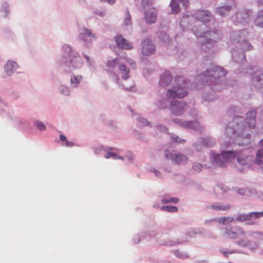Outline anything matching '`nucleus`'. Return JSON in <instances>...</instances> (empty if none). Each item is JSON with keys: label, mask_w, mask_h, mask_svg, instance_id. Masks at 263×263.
<instances>
[{"label": "nucleus", "mask_w": 263, "mask_h": 263, "mask_svg": "<svg viewBox=\"0 0 263 263\" xmlns=\"http://www.w3.org/2000/svg\"><path fill=\"white\" fill-rule=\"evenodd\" d=\"M17 64L14 61H8L5 66V70L8 75H11L17 68Z\"/></svg>", "instance_id": "ddd939ff"}, {"label": "nucleus", "mask_w": 263, "mask_h": 263, "mask_svg": "<svg viewBox=\"0 0 263 263\" xmlns=\"http://www.w3.org/2000/svg\"><path fill=\"white\" fill-rule=\"evenodd\" d=\"M220 187L218 186H216L215 188V190L216 191H218L219 190H220Z\"/></svg>", "instance_id": "864d4df0"}, {"label": "nucleus", "mask_w": 263, "mask_h": 263, "mask_svg": "<svg viewBox=\"0 0 263 263\" xmlns=\"http://www.w3.org/2000/svg\"><path fill=\"white\" fill-rule=\"evenodd\" d=\"M84 57L85 58V59H86V60L88 62H89V58L88 55H85V54H84Z\"/></svg>", "instance_id": "09e8293b"}, {"label": "nucleus", "mask_w": 263, "mask_h": 263, "mask_svg": "<svg viewBox=\"0 0 263 263\" xmlns=\"http://www.w3.org/2000/svg\"><path fill=\"white\" fill-rule=\"evenodd\" d=\"M172 78L171 73L168 71L165 72L160 78V83L161 84L167 85L172 81Z\"/></svg>", "instance_id": "f3484780"}, {"label": "nucleus", "mask_w": 263, "mask_h": 263, "mask_svg": "<svg viewBox=\"0 0 263 263\" xmlns=\"http://www.w3.org/2000/svg\"><path fill=\"white\" fill-rule=\"evenodd\" d=\"M230 9L231 7L229 6H223L218 8L217 9V11L219 15L224 16L228 14Z\"/></svg>", "instance_id": "412c9836"}, {"label": "nucleus", "mask_w": 263, "mask_h": 263, "mask_svg": "<svg viewBox=\"0 0 263 263\" xmlns=\"http://www.w3.org/2000/svg\"><path fill=\"white\" fill-rule=\"evenodd\" d=\"M231 253H232V252H223V254H224V255L226 256H228V255H229V254H231Z\"/></svg>", "instance_id": "603ef678"}, {"label": "nucleus", "mask_w": 263, "mask_h": 263, "mask_svg": "<svg viewBox=\"0 0 263 263\" xmlns=\"http://www.w3.org/2000/svg\"><path fill=\"white\" fill-rule=\"evenodd\" d=\"M255 81H257V82H259L261 79V76H257L255 78Z\"/></svg>", "instance_id": "de8ad7c7"}, {"label": "nucleus", "mask_w": 263, "mask_h": 263, "mask_svg": "<svg viewBox=\"0 0 263 263\" xmlns=\"http://www.w3.org/2000/svg\"><path fill=\"white\" fill-rule=\"evenodd\" d=\"M251 217L257 218L263 217V212H252L251 213Z\"/></svg>", "instance_id": "473e14b6"}, {"label": "nucleus", "mask_w": 263, "mask_h": 263, "mask_svg": "<svg viewBox=\"0 0 263 263\" xmlns=\"http://www.w3.org/2000/svg\"><path fill=\"white\" fill-rule=\"evenodd\" d=\"M102 2H107L109 4H114L116 2V0H100Z\"/></svg>", "instance_id": "a19ab883"}, {"label": "nucleus", "mask_w": 263, "mask_h": 263, "mask_svg": "<svg viewBox=\"0 0 263 263\" xmlns=\"http://www.w3.org/2000/svg\"><path fill=\"white\" fill-rule=\"evenodd\" d=\"M238 193H239V194H242V195H244V194H245V192H244V191H243V190H242V189L239 190L238 191Z\"/></svg>", "instance_id": "8fccbe9b"}, {"label": "nucleus", "mask_w": 263, "mask_h": 263, "mask_svg": "<svg viewBox=\"0 0 263 263\" xmlns=\"http://www.w3.org/2000/svg\"><path fill=\"white\" fill-rule=\"evenodd\" d=\"M235 157H237L238 163L247 167H250L251 163L253 160L252 157L247 156L239 152L222 151L220 155H212L211 161L219 166L226 167L228 163L234 159Z\"/></svg>", "instance_id": "f257e3e1"}, {"label": "nucleus", "mask_w": 263, "mask_h": 263, "mask_svg": "<svg viewBox=\"0 0 263 263\" xmlns=\"http://www.w3.org/2000/svg\"><path fill=\"white\" fill-rule=\"evenodd\" d=\"M110 156H111V157H112L114 159H116V158L121 159V157H118L117 156V155L116 154V153H115L110 152Z\"/></svg>", "instance_id": "c03bdc74"}, {"label": "nucleus", "mask_w": 263, "mask_h": 263, "mask_svg": "<svg viewBox=\"0 0 263 263\" xmlns=\"http://www.w3.org/2000/svg\"><path fill=\"white\" fill-rule=\"evenodd\" d=\"M195 17L199 21L205 23L210 21L211 16L209 12L200 10L195 13Z\"/></svg>", "instance_id": "f8f14e48"}, {"label": "nucleus", "mask_w": 263, "mask_h": 263, "mask_svg": "<svg viewBox=\"0 0 263 263\" xmlns=\"http://www.w3.org/2000/svg\"><path fill=\"white\" fill-rule=\"evenodd\" d=\"M165 154L167 159H171L175 163L184 164L187 161V158L185 156L175 151L171 152L166 151Z\"/></svg>", "instance_id": "39448f33"}, {"label": "nucleus", "mask_w": 263, "mask_h": 263, "mask_svg": "<svg viewBox=\"0 0 263 263\" xmlns=\"http://www.w3.org/2000/svg\"><path fill=\"white\" fill-rule=\"evenodd\" d=\"M176 86L172 89H169L166 92V96L169 98H182L188 94L186 90V83L182 77H178L175 80Z\"/></svg>", "instance_id": "f03ea898"}, {"label": "nucleus", "mask_w": 263, "mask_h": 263, "mask_svg": "<svg viewBox=\"0 0 263 263\" xmlns=\"http://www.w3.org/2000/svg\"><path fill=\"white\" fill-rule=\"evenodd\" d=\"M259 143L261 145V146L263 147V139L260 141Z\"/></svg>", "instance_id": "5fc2aeb1"}, {"label": "nucleus", "mask_w": 263, "mask_h": 263, "mask_svg": "<svg viewBox=\"0 0 263 263\" xmlns=\"http://www.w3.org/2000/svg\"><path fill=\"white\" fill-rule=\"evenodd\" d=\"M193 168L195 171L198 172L201 170L202 169V165L201 164L199 163H195L194 164L193 166Z\"/></svg>", "instance_id": "f704fd0d"}, {"label": "nucleus", "mask_w": 263, "mask_h": 263, "mask_svg": "<svg viewBox=\"0 0 263 263\" xmlns=\"http://www.w3.org/2000/svg\"><path fill=\"white\" fill-rule=\"evenodd\" d=\"M116 42L119 48L125 50L132 49V44L121 35H118L115 37Z\"/></svg>", "instance_id": "0eeeda50"}, {"label": "nucleus", "mask_w": 263, "mask_h": 263, "mask_svg": "<svg viewBox=\"0 0 263 263\" xmlns=\"http://www.w3.org/2000/svg\"><path fill=\"white\" fill-rule=\"evenodd\" d=\"M81 79L82 77L81 76H73L71 78V82L77 86Z\"/></svg>", "instance_id": "c85d7f7f"}, {"label": "nucleus", "mask_w": 263, "mask_h": 263, "mask_svg": "<svg viewBox=\"0 0 263 263\" xmlns=\"http://www.w3.org/2000/svg\"><path fill=\"white\" fill-rule=\"evenodd\" d=\"M126 90H129L130 88H126Z\"/></svg>", "instance_id": "052dcab7"}, {"label": "nucleus", "mask_w": 263, "mask_h": 263, "mask_svg": "<svg viewBox=\"0 0 263 263\" xmlns=\"http://www.w3.org/2000/svg\"><path fill=\"white\" fill-rule=\"evenodd\" d=\"M118 68L121 74L122 75V78L123 80H126L129 77L130 70L125 65L120 64L118 66Z\"/></svg>", "instance_id": "2eb2a0df"}, {"label": "nucleus", "mask_w": 263, "mask_h": 263, "mask_svg": "<svg viewBox=\"0 0 263 263\" xmlns=\"http://www.w3.org/2000/svg\"><path fill=\"white\" fill-rule=\"evenodd\" d=\"M179 199L177 198H171L169 199H164L162 200L163 204H165L169 202L177 203Z\"/></svg>", "instance_id": "c756f323"}, {"label": "nucleus", "mask_w": 263, "mask_h": 263, "mask_svg": "<svg viewBox=\"0 0 263 263\" xmlns=\"http://www.w3.org/2000/svg\"><path fill=\"white\" fill-rule=\"evenodd\" d=\"M142 3L144 6H145L146 5L151 4V0H142Z\"/></svg>", "instance_id": "ea45409f"}, {"label": "nucleus", "mask_w": 263, "mask_h": 263, "mask_svg": "<svg viewBox=\"0 0 263 263\" xmlns=\"http://www.w3.org/2000/svg\"><path fill=\"white\" fill-rule=\"evenodd\" d=\"M201 142L205 147H211L214 144L213 142L209 138L202 139Z\"/></svg>", "instance_id": "cd10ccee"}, {"label": "nucleus", "mask_w": 263, "mask_h": 263, "mask_svg": "<svg viewBox=\"0 0 263 263\" xmlns=\"http://www.w3.org/2000/svg\"><path fill=\"white\" fill-rule=\"evenodd\" d=\"M173 139L175 141H176L177 142H178V143H181L182 142V140L180 139L177 136H174L173 137Z\"/></svg>", "instance_id": "37998d69"}, {"label": "nucleus", "mask_w": 263, "mask_h": 263, "mask_svg": "<svg viewBox=\"0 0 263 263\" xmlns=\"http://www.w3.org/2000/svg\"><path fill=\"white\" fill-rule=\"evenodd\" d=\"M91 36L94 37V35H92L91 31L86 28H83L80 34V37L84 41H88L90 39Z\"/></svg>", "instance_id": "dca6fc26"}, {"label": "nucleus", "mask_w": 263, "mask_h": 263, "mask_svg": "<svg viewBox=\"0 0 263 263\" xmlns=\"http://www.w3.org/2000/svg\"><path fill=\"white\" fill-rule=\"evenodd\" d=\"M65 47H66L67 48H69V49H70V48L69 47L68 45H66L65 46Z\"/></svg>", "instance_id": "4d7b16f0"}, {"label": "nucleus", "mask_w": 263, "mask_h": 263, "mask_svg": "<svg viewBox=\"0 0 263 263\" xmlns=\"http://www.w3.org/2000/svg\"><path fill=\"white\" fill-rule=\"evenodd\" d=\"M255 24L257 26L263 27V9L258 12L255 20Z\"/></svg>", "instance_id": "aec40b11"}, {"label": "nucleus", "mask_w": 263, "mask_h": 263, "mask_svg": "<svg viewBox=\"0 0 263 263\" xmlns=\"http://www.w3.org/2000/svg\"><path fill=\"white\" fill-rule=\"evenodd\" d=\"M255 161L258 164H263V149L258 151Z\"/></svg>", "instance_id": "5701e85b"}, {"label": "nucleus", "mask_w": 263, "mask_h": 263, "mask_svg": "<svg viewBox=\"0 0 263 263\" xmlns=\"http://www.w3.org/2000/svg\"><path fill=\"white\" fill-rule=\"evenodd\" d=\"M158 173H159L158 172H155V174L156 176H158Z\"/></svg>", "instance_id": "13d9d810"}, {"label": "nucleus", "mask_w": 263, "mask_h": 263, "mask_svg": "<svg viewBox=\"0 0 263 263\" xmlns=\"http://www.w3.org/2000/svg\"><path fill=\"white\" fill-rule=\"evenodd\" d=\"M71 64L72 66L75 68H80L83 65L82 60L79 55L74 56L73 58L71 60Z\"/></svg>", "instance_id": "6ab92c4d"}, {"label": "nucleus", "mask_w": 263, "mask_h": 263, "mask_svg": "<svg viewBox=\"0 0 263 263\" xmlns=\"http://www.w3.org/2000/svg\"><path fill=\"white\" fill-rule=\"evenodd\" d=\"M146 21L148 24L154 23L157 19V11L154 8H150L145 12Z\"/></svg>", "instance_id": "9d476101"}, {"label": "nucleus", "mask_w": 263, "mask_h": 263, "mask_svg": "<svg viewBox=\"0 0 263 263\" xmlns=\"http://www.w3.org/2000/svg\"><path fill=\"white\" fill-rule=\"evenodd\" d=\"M119 63L117 59L109 60L106 63V66L108 68L115 67Z\"/></svg>", "instance_id": "bb28decb"}, {"label": "nucleus", "mask_w": 263, "mask_h": 263, "mask_svg": "<svg viewBox=\"0 0 263 263\" xmlns=\"http://www.w3.org/2000/svg\"><path fill=\"white\" fill-rule=\"evenodd\" d=\"M164 128L165 129V130L166 131H167V129L165 127H164Z\"/></svg>", "instance_id": "bf43d9fd"}, {"label": "nucleus", "mask_w": 263, "mask_h": 263, "mask_svg": "<svg viewBox=\"0 0 263 263\" xmlns=\"http://www.w3.org/2000/svg\"><path fill=\"white\" fill-rule=\"evenodd\" d=\"M124 24L125 26H127L132 24L131 16L128 10H126V11L125 17L124 20Z\"/></svg>", "instance_id": "393cba45"}, {"label": "nucleus", "mask_w": 263, "mask_h": 263, "mask_svg": "<svg viewBox=\"0 0 263 263\" xmlns=\"http://www.w3.org/2000/svg\"><path fill=\"white\" fill-rule=\"evenodd\" d=\"M119 78H117V81H119Z\"/></svg>", "instance_id": "680f3d73"}, {"label": "nucleus", "mask_w": 263, "mask_h": 263, "mask_svg": "<svg viewBox=\"0 0 263 263\" xmlns=\"http://www.w3.org/2000/svg\"><path fill=\"white\" fill-rule=\"evenodd\" d=\"M197 37H205L206 40V43H203L202 44V48L204 50H206L207 47H210L212 45V42H215L221 37L220 33L215 31H208L204 32L203 35L198 34L197 32L195 33Z\"/></svg>", "instance_id": "20e7f679"}, {"label": "nucleus", "mask_w": 263, "mask_h": 263, "mask_svg": "<svg viewBox=\"0 0 263 263\" xmlns=\"http://www.w3.org/2000/svg\"><path fill=\"white\" fill-rule=\"evenodd\" d=\"M170 6L172 8V11L173 13L176 14L180 11V7L179 4L176 0H172L170 3Z\"/></svg>", "instance_id": "4be33fe9"}, {"label": "nucleus", "mask_w": 263, "mask_h": 263, "mask_svg": "<svg viewBox=\"0 0 263 263\" xmlns=\"http://www.w3.org/2000/svg\"><path fill=\"white\" fill-rule=\"evenodd\" d=\"M161 209L163 211L170 212H175L178 210L177 208L174 206H163Z\"/></svg>", "instance_id": "a878e982"}, {"label": "nucleus", "mask_w": 263, "mask_h": 263, "mask_svg": "<svg viewBox=\"0 0 263 263\" xmlns=\"http://www.w3.org/2000/svg\"><path fill=\"white\" fill-rule=\"evenodd\" d=\"M61 92L63 94H64V95H68V93H69V89L66 87H63V88L62 89Z\"/></svg>", "instance_id": "58836bf2"}, {"label": "nucleus", "mask_w": 263, "mask_h": 263, "mask_svg": "<svg viewBox=\"0 0 263 263\" xmlns=\"http://www.w3.org/2000/svg\"><path fill=\"white\" fill-rule=\"evenodd\" d=\"M186 105L183 102L177 101L171 102V110L173 114L179 116L183 113L186 109Z\"/></svg>", "instance_id": "423d86ee"}, {"label": "nucleus", "mask_w": 263, "mask_h": 263, "mask_svg": "<svg viewBox=\"0 0 263 263\" xmlns=\"http://www.w3.org/2000/svg\"><path fill=\"white\" fill-rule=\"evenodd\" d=\"M211 209L215 211H227L231 208V205L229 204H220L218 203H216L211 206Z\"/></svg>", "instance_id": "a211bd4d"}, {"label": "nucleus", "mask_w": 263, "mask_h": 263, "mask_svg": "<svg viewBox=\"0 0 263 263\" xmlns=\"http://www.w3.org/2000/svg\"><path fill=\"white\" fill-rule=\"evenodd\" d=\"M206 73L210 76L215 78L224 77L226 75V71L221 67L214 66L210 70L206 71Z\"/></svg>", "instance_id": "6e6552de"}, {"label": "nucleus", "mask_w": 263, "mask_h": 263, "mask_svg": "<svg viewBox=\"0 0 263 263\" xmlns=\"http://www.w3.org/2000/svg\"><path fill=\"white\" fill-rule=\"evenodd\" d=\"M252 218L251 213L249 214H240L237 218L236 220L240 221H245L246 220H249Z\"/></svg>", "instance_id": "b1692460"}, {"label": "nucleus", "mask_w": 263, "mask_h": 263, "mask_svg": "<svg viewBox=\"0 0 263 263\" xmlns=\"http://www.w3.org/2000/svg\"><path fill=\"white\" fill-rule=\"evenodd\" d=\"M174 122L176 123H178V124H180V123L179 122V120L178 119H175L174 120Z\"/></svg>", "instance_id": "6e6d98bb"}, {"label": "nucleus", "mask_w": 263, "mask_h": 263, "mask_svg": "<svg viewBox=\"0 0 263 263\" xmlns=\"http://www.w3.org/2000/svg\"><path fill=\"white\" fill-rule=\"evenodd\" d=\"M226 234L229 236V238L234 239L236 238V233L232 231H229L226 232Z\"/></svg>", "instance_id": "72a5a7b5"}, {"label": "nucleus", "mask_w": 263, "mask_h": 263, "mask_svg": "<svg viewBox=\"0 0 263 263\" xmlns=\"http://www.w3.org/2000/svg\"><path fill=\"white\" fill-rule=\"evenodd\" d=\"M234 220V218L233 217H222L220 219V220L219 221L220 222H222L223 223H224V222L225 221H228L229 222H231L232 221H233Z\"/></svg>", "instance_id": "2f4dec72"}, {"label": "nucleus", "mask_w": 263, "mask_h": 263, "mask_svg": "<svg viewBox=\"0 0 263 263\" xmlns=\"http://www.w3.org/2000/svg\"><path fill=\"white\" fill-rule=\"evenodd\" d=\"M105 157L107 159L111 157V156H110V152H108L105 156Z\"/></svg>", "instance_id": "49530a36"}, {"label": "nucleus", "mask_w": 263, "mask_h": 263, "mask_svg": "<svg viewBox=\"0 0 263 263\" xmlns=\"http://www.w3.org/2000/svg\"><path fill=\"white\" fill-rule=\"evenodd\" d=\"M256 115V111L254 110L248 112L247 114L246 122L248 127L250 128H253L255 127Z\"/></svg>", "instance_id": "9b49d317"}, {"label": "nucleus", "mask_w": 263, "mask_h": 263, "mask_svg": "<svg viewBox=\"0 0 263 263\" xmlns=\"http://www.w3.org/2000/svg\"><path fill=\"white\" fill-rule=\"evenodd\" d=\"M35 126L36 127L40 130H43L46 129L45 126L43 124V123L40 121H36L35 123Z\"/></svg>", "instance_id": "7c9ffc66"}, {"label": "nucleus", "mask_w": 263, "mask_h": 263, "mask_svg": "<svg viewBox=\"0 0 263 263\" xmlns=\"http://www.w3.org/2000/svg\"><path fill=\"white\" fill-rule=\"evenodd\" d=\"M243 119L241 117H235L226 128L228 136L231 135L240 136L247 131V128L242 124Z\"/></svg>", "instance_id": "7ed1b4c3"}, {"label": "nucleus", "mask_w": 263, "mask_h": 263, "mask_svg": "<svg viewBox=\"0 0 263 263\" xmlns=\"http://www.w3.org/2000/svg\"><path fill=\"white\" fill-rule=\"evenodd\" d=\"M180 3L185 7H187L190 4L188 0H179Z\"/></svg>", "instance_id": "4c0bfd02"}, {"label": "nucleus", "mask_w": 263, "mask_h": 263, "mask_svg": "<svg viewBox=\"0 0 263 263\" xmlns=\"http://www.w3.org/2000/svg\"><path fill=\"white\" fill-rule=\"evenodd\" d=\"M60 138L61 141H64L65 142L67 140V138L63 135H61Z\"/></svg>", "instance_id": "a18cd8bd"}, {"label": "nucleus", "mask_w": 263, "mask_h": 263, "mask_svg": "<svg viewBox=\"0 0 263 263\" xmlns=\"http://www.w3.org/2000/svg\"><path fill=\"white\" fill-rule=\"evenodd\" d=\"M155 51L154 45L148 40H145L142 42V52L146 55H150Z\"/></svg>", "instance_id": "1a4fd4ad"}, {"label": "nucleus", "mask_w": 263, "mask_h": 263, "mask_svg": "<svg viewBox=\"0 0 263 263\" xmlns=\"http://www.w3.org/2000/svg\"><path fill=\"white\" fill-rule=\"evenodd\" d=\"M181 125L183 126L186 127H192L193 124H196V122H188L186 123H181Z\"/></svg>", "instance_id": "e433bc0d"}, {"label": "nucleus", "mask_w": 263, "mask_h": 263, "mask_svg": "<svg viewBox=\"0 0 263 263\" xmlns=\"http://www.w3.org/2000/svg\"><path fill=\"white\" fill-rule=\"evenodd\" d=\"M65 145L67 147H71L73 145V143L72 142H69L68 140H67L65 142Z\"/></svg>", "instance_id": "79ce46f5"}, {"label": "nucleus", "mask_w": 263, "mask_h": 263, "mask_svg": "<svg viewBox=\"0 0 263 263\" xmlns=\"http://www.w3.org/2000/svg\"><path fill=\"white\" fill-rule=\"evenodd\" d=\"M126 61L129 65H130V66L132 68H133V69L136 68V64H135V62L132 59L126 58Z\"/></svg>", "instance_id": "c9c22d12"}, {"label": "nucleus", "mask_w": 263, "mask_h": 263, "mask_svg": "<svg viewBox=\"0 0 263 263\" xmlns=\"http://www.w3.org/2000/svg\"><path fill=\"white\" fill-rule=\"evenodd\" d=\"M257 2L259 5L263 4V0H257Z\"/></svg>", "instance_id": "3c124183"}, {"label": "nucleus", "mask_w": 263, "mask_h": 263, "mask_svg": "<svg viewBox=\"0 0 263 263\" xmlns=\"http://www.w3.org/2000/svg\"><path fill=\"white\" fill-rule=\"evenodd\" d=\"M251 12L249 10H246L237 14V18L240 23L246 22L249 21Z\"/></svg>", "instance_id": "4468645a"}]
</instances>
